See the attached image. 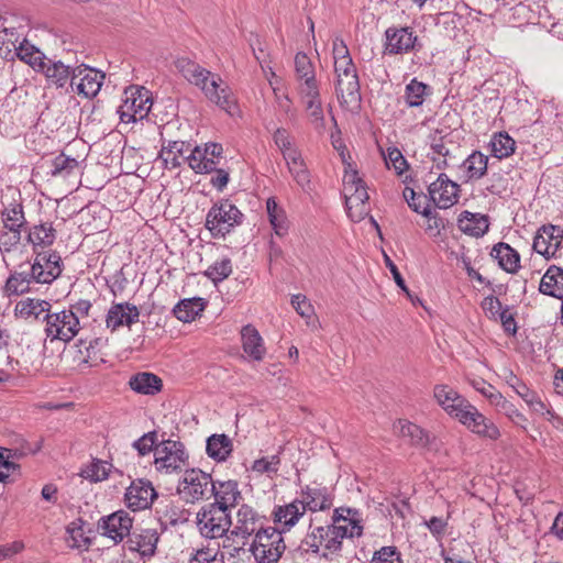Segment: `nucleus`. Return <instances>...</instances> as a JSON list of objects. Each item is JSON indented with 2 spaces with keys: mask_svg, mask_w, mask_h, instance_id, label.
I'll return each mask as SVG.
<instances>
[{
  "mask_svg": "<svg viewBox=\"0 0 563 563\" xmlns=\"http://www.w3.org/2000/svg\"><path fill=\"white\" fill-rule=\"evenodd\" d=\"M175 66L189 84L198 87L203 92L209 101L228 113L233 112L236 100L220 75L211 73L188 57H179Z\"/></svg>",
  "mask_w": 563,
  "mask_h": 563,
  "instance_id": "obj_1",
  "label": "nucleus"
},
{
  "mask_svg": "<svg viewBox=\"0 0 563 563\" xmlns=\"http://www.w3.org/2000/svg\"><path fill=\"white\" fill-rule=\"evenodd\" d=\"M341 551V541L334 534L331 523H322L319 516H311L307 532L298 545V552L301 555L331 559Z\"/></svg>",
  "mask_w": 563,
  "mask_h": 563,
  "instance_id": "obj_2",
  "label": "nucleus"
},
{
  "mask_svg": "<svg viewBox=\"0 0 563 563\" xmlns=\"http://www.w3.org/2000/svg\"><path fill=\"white\" fill-rule=\"evenodd\" d=\"M335 93L341 107L353 110L360 106L361 92L356 67L352 60L334 62Z\"/></svg>",
  "mask_w": 563,
  "mask_h": 563,
  "instance_id": "obj_3",
  "label": "nucleus"
},
{
  "mask_svg": "<svg viewBox=\"0 0 563 563\" xmlns=\"http://www.w3.org/2000/svg\"><path fill=\"white\" fill-rule=\"evenodd\" d=\"M285 550L282 532L268 525L256 533L249 549L258 563H276Z\"/></svg>",
  "mask_w": 563,
  "mask_h": 563,
  "instance_id": "obj_4",
  "label": "nucleus"
},
{
  "mask_svg": "<svg viewBox=\"0 0 563 563\" xmlns=\"http://www.w3.org/2000/svg\"><path fill=\"white\" fill-rule=\"evenodd\" d=\"M243 221V213L228 199L216 202L206 217V228L213 238H224Z\"/></svg>",
  "mask_w": 563,
  "mask_h": 563,
  "instance_id": "obj_5",
  "label": "nucleus"
},
{
  "mask_svg": "<svg viewBox=\"0 0 563 563\" xmlns=\"http://www.w3.org/2000/svg\"><path fill=\"white\" fill-rule=\"evenodd\" d=\"M197 527L202 537L219 539L230 533L232 517L218 504H208L197 512Z\"/></svg>",
  "mask_w": 563,
  "mask_h": 563,
  "instance_id": "obj_6",
  "label": "nucleus"
},
{
  "mask_svg": "<svg viewBox=\"0 0 563 563\" xmlns=\"http://www.w3.org/2000/svg\"><path fill=\"white\" fill-rule=\"evenodd\" d=\"M343 192L347 213L353 221H360L367 213L366 202L369 199L366 187L356 170H345Z\"/></svg>",
  "mask_w": 563,
  "mask_h": 563,
  "instance_id": "obj_7",
  "label": "nucleus"
},
{
  "mask_svg": "<svg viewBox=\"0 0 563 563\" xmlns=\"http://www.w3.org/2000/svg\"><path fill=\"white\" fill-rule=\"evenodd\" d=\"M151 108V92L144 87L131 86L123 92L118 113L121 122L131 123L146 118Z\"/></svg>",
  "mask_w": 563,
  "mask_h": 563,
  "instance_id": "obj_8",
  "label": "nucleus"
},
{
  "mask_svg": "<svg viewBox=\"0 0 563 563\" xmlns=\"http://www.w3.org/2000/svg\"><path fill=\"white\" fill-rule=\"evenodd\" d=\"M44 332L51 341H71L80 331L81 325L76 314L71 310L63 309L60 311L44 314Z\"/></svg>",
  "mask_w": 563,
  "mask_h": 563,
  "instance_id": "obj_9",
  "label": "nucleus"
},
{
  "mask_svg": "<svg viewBox=\"0 0 563 563\" xmlns=\"http://www.w3.org/2000/svg\"><path fill=\"white\" fill-rule=\"evenodd\" d=\"M188 464V454L179 441L167 440L154 449V465L159 473L172 474L183 471Z\"/></svg>",
  "mask_w": 563,
  "mask_h": 563,
  "instance_id": "obj_10",
  "label": "nucleus"
},
{
  "mask_svg": "<svg viewBox=\"0 0 563 563\" xmlns=\"http://www.w3.org/2000/svg\"><path fill=\"white\" fill-rule=\"evenodd\" d=\"M267 525V518L247 504H242L232 519L230 536L240 539L243 544L255 537Z\"/></svg>",
  "mask_w": 563,
  "mask_h": 563,
  "instance_id": "obj_11",
  "label": "nucleus"
},
{
  "mask_svg": "<svg viewBox=\"0 0 563 563\" xmlns=\"http://www.w3.org/2000/svg\"><path fill=\"white\" fill-rule=\"evenodd\" d=\"M213 489L211 475L197 468L187 470L178 485V493L187 503L209 499Z\"/></svg>",
  "mask_w": 563,
  "mask_h": 563,
  "instance_id": "obj_12",
  "label": "nucleus"
},
{
  "mask_svg": "<svg viewBox=\"0 0 563 563\" xmlns=\"http://www.w3.org/2000/svg\"><path fill=\"white\" fill-rule=\"evenodd\" d=\"M330 523L338 540L341 541V547L345 538L353 539L363 534L362 517L357 509L349 507L335 508Z\"/></svg>",
  "mask_w": 563,
  "mask_h": 563,
  "instance_id": "obj_13",
  "label": "nucleus"
},
{
  "mask_svg": "<svg viewBox=\"0 0 563 563\" xmlns=\"http://www.w3.org/2000/svg\"><path fill=\"white\" fill-rule=\"evenodd\" d=\"M104 77L101 70L81 64L73 68L71 88L77 95L91 99L99 93Z\"/></svg>",
  "mask_w": 563,
  "mask_h": 563,
  "instance_id": "obj_14",
  "label": "nucleus"
},
{
  "mask_svg": "<svg viewBox=\"0 0 563 563\" xmlns=\"http://www.w3.org/2000/svg\"><path fill=\"white\" fill-rule=\"evenodd\" d=\"M457 421L479 438L495 441L500 437L498 427L472 404L462 412Z\"/></svg>",
  "mask_w": 563,
  "mask_h": 563,
  "instance_id": "obj_15",
  "label": "nucleus"
},
{
  "mask_svg": "<svg viewBox=\"0 0 563 563\" xmlns=\"http://www.w3.org/2000/svg\"><path fill=\"white\" fill-rule=\"evenodd\" d=\"M418 36L409 26H390L385 31L384 53L386 55L407 54L416 49Z\"/></svg>",
  "mask_w": 563,
  "mask_h": 563,
  "instance_id": "obj_16",
  "label": "nucleus"
},
{
  "mask_svg": "<svg viewBox=\"0 0 563 563\" xmlns=\"http://www.w3.org/2000/svg\"><path fill=\"white\" fill-rule=\"evenodd\" d=\"M222 154V145L218 143H208L203 147L196 146L187 155V163L191 169L199 174L211 173L219 164Z\"/></svg>",
  "mask_w": 563,
  "mask_h": 563,
  "instance_id": "obj_17",
  "label": "nucleus"
},
{
  "mask_svg": "<svg viewBox=\"0 0 563 563\" xmlns=\"http://www.w3.org/2000/svg\"><path fill=\"white\" fill-rule=\"evenodd\" d=\"M132 518L128 512L120 510L109 516L102 517L98 521V531L111 539L114 543L121 542L130 534L132 529Z\"/></svg>",
  "mask_w": 563,
  "mask_h": 563,
  "instance_id": "obj_18",
  "label": "nucleus"
},
{
  "mask_svg": "<svg viewBox=\"0 0 563 563\" xmlns=\"http://www.w3.org/2000/svg\"><path fill=\"white\" fill-rule=\"evenodd\" d=\"M35 283L51 284L63 272L62 257L57 252H41L32 264Z\"/></svg>",
  "mask_w": 563,
  "mask_h": 563,
  "instance_id": "obj_19",
  "label": "nucleus"
},
{
  "mask_svg": "<svg viewBox=\"0 0 563 563\" xmlns=\"http://www.w3.org/2000/svg\"><path fill=\"white\" fill-rule=\"evenodd\" d=\"M433 397L438 405L453 419H459L462 412L471 404L465 397L460 395L453 387L439 384L433 388Z\"/></svg>",
  "mask_w": 563,
  "mask_h": 563,
  "instance_id": "obj_20",
  "label": "nucleus"
},
{
  "mask_svg": "<svg viewBox=\"0 0 563 563\" xmlns=\"http://www.w3.org/2000/svg\"><path fill=\"white\" fill-rule=\"evenodd\" d=\"M157 493L147 479H136L126 488L124 500L133 511L144 510L151 507Z\"/></svg>",
  "mask_w": 563,
  "mask_h": 563,
  "instance_id": "obj_21",
  "label": "nucleus"
},
{
  "mask_svg": "<svg viewBox=\"0 0 563 563\" xmlns=\"http://www.w3.org/2000/svg\"><path fill=\"white\" fill-rule=\"evenodd\" d=\"M562 240L563 230L560 227L553 224L542 225L533 239L532 246L537 253L545 258H551L561 247Z\"/></svg>",
  "mask_w": 563,
  "mask_h": 563,
  "instance_id": "obj_22",
  "label": "nucleus"
},
{
  "mask_svg": "<svg viewBox=\"0 0 563 563\" xmlns=\"http://www.w3.org/2000/svg\"><path fill=\"white\" fill-rule=\"evenodd\" d=\"M428 191L431 200L441 209L453 206L459 199V185L445 174H440L438 179L430 184Z\"/></svg>",
  "mask_w": 563,
  "mask_h": 563,
  "instance_id": "obj_23",
  "label": "nucleus"
},
{
  "mask_svg": "<svg viewBox=\"0 0 563 563\" xmlns=\"http://www.w3.org/2000/svg\"><path fill=\"white\" fill-rule=\"evenodd\" d=\"M294 64L298 95L320 89V84L316 77L314 66L306 53H297Z\"/></svg>",
  "mask_w": 563,
  "mask_h": 563,
  "instance_id": "obj_24",
  "label": "nucleus"
},
{
  "mask_svg": "<svg viewBox=\"0 0 563 563\" xmlns=\"http://www.w3.org/2000/svg\"><path fill=\"white\" fill-rule=\"evenodd\" d=\"M140 310L136 306L129 302L113 303L108 310L106 325L112 332L122 327L131 328L139 322Z\"/></svg>",
  "mask_w": 563,
  "mask_h": 563,
  "instance_id": "obj_25",
  "label": "nucleus"
},
{
  "mask_svg": "<svg viewBox=\"0 0 563 563\" xmlns=\"http://www.w3.org/2000/svg\"><path fill=\"white\" fill-rule=\"evenodd\" d=\"M303 107L309 124L319 133L325 131V117L320 96V89L298 95Z\"/></svg>",
  "mask_w": 563,
  "mask_h": 563,
  "instance_id": "obj_26",
  "label": "nucleus"
},
{
  "mask_svg": "<svg viewBox=\"0 0 563 563\" xmlns=\"http://www.w3.org/2000/svg\"><path fill=\"white\" fill-rule=\"evenodd\" d=\"M285 162L294 181L302 191L309 194L312 190L311 175L299 151H290L285 155Z\"/></svg>",
  "mask_w": 563,
  "mask_h": 563,
  "instance_id": "obj_27",
  "label": "nucleus"
},
{
  "mask_svg": "<svg viewBox=\"0 0 563 563\" xmlns=\"http://www.w3.org/2000/svg\"><path fill=\"white\" fill-rule=\"evenodd\" d=\"M192 148L189 143L184 141H163L162 150L158 157L163 161L168 169H175L184 162H187L186 153H191Z\"/></svg>",
  "mask_w": 563,
  "mask_h": 563,
  "instance_id": "obj_28",
  "label": "nucleus"
},
{
  "mask_svg": "<svg viewBox=\"0 0 563 563\" xmlns=\"http://www.w3.org/2000/svg\"><path fill=\"white\" fill-rule=\"evenodd\" d=\"M298 499L305 510L312 514L323 511L332 506V499L324 487L306 486L301 488Z\"/></svg>",
  "mask_w": 563,
  "mask_h": 563,
  "instance_id": "obj_29",
  "label": "nucleus"
},
{
  "mask_svg": "<svg viewBox=\"0 0 563 563\" xmlns=\"http://www.w3.org/2000/svg\"><path fill=\"white\" fill-rule=\"evenodd\" d=\"M212 496L214 497L212 504H218V506L224 507V509L229 511L231 508L235 507L242 498L238 482L232 479L214 482Z\"/></svg>",
  "mask_w": 563,
  "mask_h": 563,
  "instance_id": "obj_30",
  "label": "nucleus"
},
{
  "mask_svg": "<svg viewBox=\"0 0 563 563\" xmlns=\"http://www.w3.org/2000/svg\"><path fill=\"white\" fill-rule=\"evenodd\" d=\"M38 71H42L47 81L55 85L57 88H64L68 84L71 86L73 68L60 60L46 58L45 64L38 69Z\"/></svg>",
  "mask_w": 563,
  "mask_h": 563,
  "instance_id": "obj_31",
  "label": "nucleus"
},
{
  "mask_svg": "<svg viewBox=\"0 0 563 563\" xmlns=\"http://www.w3.org/2000/svg\"><path fill=\"white\" fill-rule=\"evenodd\" d=\"M52 305L47 300L37 298H24L16 302L14 307L15 317L23 320H40L41 317L51 310Z\"/></svg>",
  "mask_w": 563,
  "mask_h": 563,
  "instance_id": "obj_32",
  "label": "nucleus"
},
{
  "mask_svg": "<svg viewBox=\"0 0 563 563\" xmlns=\"http://www.w3.org/2000/svg\"><path fill=\"white\" fill-rule=\"evenodd\" d=\"M233 451L232 440L224 433L211 434L206 441V453L216 462H225Z\"/></svg>",
  "mask_w": 563,
  "mask_h": 563,
  "instance_id": "obj_33",
  "label": "nucleus"
},
{
  "mask_svg": "<svg viewBox=\"0 0 563 563\" xmlns=\"http://www.w3.org/2000/svg\"><path fill=\"white\" fill-rule=\"evenodd\" d=\"M243 351L254 361H262L265 356L266 349L260 332L251 324L241 330Z\"/></svg>",
  "mask_w": 563,
  "mask_h": 563,
  "instance_id": "obj_34",
  "label": "nucleus"
},
{
  "mask_svg": "<svg viewBox=\"0 0 563 563\" xmlns=\"http://www.w3.org/2000/svg\"><path fill=\"white\" fill-rule=\"evenodd\" d=\"M490 255L507 273L515 274L520 267L519 253L507 243L499 242L494 245Z\"/></svg>",
  "mask_w": 563,
  "mask_h": 563,
  "instance_id": "obj_35",
  "label": "nucleus"
},
{
  "mask_svg": "<svg viewBox=\"0 0 563 563\" xmlns=\"http://www.w3.org/2000/svg\"><path fill=\"white\" fill-rule=\"evenodd\" d=\"M305 514V507L298 498L284 506H278L273 512L274 521L288 530L292 528Z\"/></svg>",
  "mask_w": 563,
  "mask_h": 563,
  "instance_id": "obj_36",
  "label": "nucleus"
},
{
  "mask_svg": "<svg viewBox=\"0 0 563 563\" xmlns=\"http://www.w3.org/2000/svg\"><path fill=\"white\" fill-rule=\"evenodd\" d=\"M540 292L562 299L563 298V269L559 266H550L541 278Z\"/></svg>",
  "mask_w": 563,
  "mask_h": 563,
  "instance_id": "obj_37",
  "label": "nucleus"
},
{
  "mask_svg": "<svg viewBox=\"0 0 563 563\" xmlns=\"http://www.w3.org/2000/svg\"><path fill=\"white\" fill-rule=\"evenodd\" d=\"M459 228L464 233L477 238L488 231L489 220L485 214L463 211L459 218Z\"/></svg>",
  "mask_w": 563,
  "mask_h": 563,
  "instance_id": "obj_38",
  "label": "nucleus"
},
{
  "mask_svg": "<svg viewBox=\"0 0 563 563\" xmlns=\"http://www.w3.org/2000/svg\"><path fill=\"white\" fill-rule=\"evenodd\" d=\"M129 386L137 394L155 395L161 391L163 383L157 375L148 372H141L130 378Z\"/></svg>",
  "mask_w": 563,
  "mask_h": 563,
  "instance_id": "obj_39",
  "label": "nucleus"
},
{
  "mask_svg": "<svg viewBox=\"0 0 563 563\" xmlns=\"http://www.w3.org/2000/svg\"><path fill=\"white\" fill-rule=\"evenodd\" d=\"M266 211L275 234L279 238L285 236L289 230V221L286 211L277 203L274 197L267 199Z\"/></svg>",
  "mask_w": 563,
  "mask_h": 563,
  "instance_id": "obj_40",
  "label": "nucleus"
},
{
  "mask_svg": "<svg viewBox=\"0 0 563 563\" xmlns=\"http://www.w3.org/2000/svg\"><path fill=\"white\" fill-rule=\"evenodd\" d=\"M206 307V301L200 297L180 300L173 309L174 316L183 322L194 321Z\"/></svg>",
  "mask_w": 563,
  "mask_h": 563,
  "instance_id": "obj_41",
  "label": "nucleus"
},
{
  "mask_svg": "<svg viewBox=\"0 0 563 563\" xmlns=\"http://www.w3.org/2000/svg\"><path fill=\"white\" fill-rule=\"evenodd\" d=\"M56 239V230L49 222H43L29 228L26 240L36 247L51 246Z\"/></svg>",
  "mask_w": 563,
  "mask_h": 563,
  "instance_id": "obj_42",
  "label": "nucleus"
},
{
  "mask_svg": "<svg viewBox=\"0 0 563 563\" xmlns=\"http://www.w3.org/2000/svg\"><path fill=\"white\" fill-rule=\"evenodd\" d=\"M488 147L494 157L504 159L515 153L516 142L507 132H496L492 135Z\"/></svg>",
  "mask_w": 563,
  "mask_h": 563,
  "instance_id": "obj_43",
  "label": "nucleus"
},
{
  "mask_svg": "<svg viewBox=\"0 0 563 563\" xmlns=\"http://www.w3.org/2000/svg\"><path fill=\"white\" fill-rule=\"evenodd\" d=\"M13 48L21 60L29 64L37 71L45 64V55L24 38L21 42L19 41Z\"/></svg>",
  "mask_w": 563,
  "mask_h": 563,
  "instance_id": "obj_44",
  "label": "nucleus"
},
{
  "mask_svg": "<svg viewBox=\"0 0 563 563\" xmlns=\"http://www.w3.org/2000/svg\"><path fill=\"white\" fill-rule=\"evenodd\" d=\"M430 93L431 88L428 85L412 78L405 87L404 99L409 108H417L423 104Z\"/></svg>",
  "mask_w": 563,
  "mask_h": 563,
  "instance_id": "obj_45",
  "label": "nucleus"
},
{
  "mask_svg": "<svg viewBox=\"0 0 563 563\" xmlns=\"http://www.w3.org/2000/svg\"><path fill=\"white\" fill-rule=\"evenodd\" d=\"M2 228L9 231L22 232L26 220L21 203H11L1 212Z\"/></svg>",
  "mask_w": 563,
  "mask_h": 563,
  "instance_id": "obj_46",
  "label": "nucleus"
},
{
  "mask_svg": "<svg viewBox=\"0 0 563 563\" xmlns=\"http://www.w3.org/2000/svg\"><path fill=\"white\" fill-rule=\"evenodd\" d=\"M396 427L401 437L408 438L413 445L424 448L429 444L430 437L428 432L419 426L406 420H399Z\"/></svg>",
  "mask_w": 563,
  "mask_h": 563,
  "instance_id": "obj_47",
  "label": "nucleus"
},
{
  "mask_svg": "<svg viewBox=\"0 0 563 563\" xmlns=\"http://www.w3.org/2000/svg\"><path fill=\"white\" fill-rule=\"evenodd\" d=\"M33 275V268L30 271L15 272L10 275L5 283V289L9 294H23L30 289V284L35 282V276Z\"/></svg>",
  "mask_w": 563,
  "mask_h": 563,
  "instance_id": "obj_48",
  "label": "nucleus"
},
{
  "mask_svg": "<svg viewBox=\"0 0 563 563\" xmlns=\"http://www.w3.org/2000/svg\"><path fill=\"white\" fill-rule=\"evenodd\" d=\"M488 156L482 152L474 151L463 162V166L470 178L481 179L487 172Z\"/></svg>",
  "mask_w": 563,
  "mask_h": 563,
  "instance_id": "obj_49",
  "label": "nucleus"
},
{
  "mask_svg": "<svg viewBox=\"0 0 563 563\" xmlns=\"http://www.w3.org/2000/svg\"><path fill=\"white\" fill-rule=\"evenodd\" d=\"M78 167L77 159L59 154L51 161L49 174L53 177H67Z\"/></svg>",
  "mask_w": 563,
  "mask_h": 563,
  "instance_id": "obj_50",
  "label": "nucleus"
},
{
  "mask_svg": "<svg viewBox=\"0 0 563 563\" xmlns=\"http://www.w3.org/2000/svg\"><path fill=\"white\" fill-rule=\"evenodd\" d=\"M66 542L71 549H87L90 544L89 538L85 536L82 521H73L66 528Z\"/></svg>",
  "mask_w": 563,
  "mask_h": 563,
  "instance_id": "obj_51",
  "label": "nucleus"
},
{
  "mask_svg": "<svg viewBox=\"0 0 563 563\" xmlns=\"http://www.w3.org/2000/svg\"><path fill=\"white\" fill-rule=\"evenodd\" d=\"M158 533L155 529H144L136 537L137 550L143 555H154L158 542Z\"/></svg>",
  "mask_w": 563,
  "mask_h": 563,
  "instance_id": "obj_52",
  "label": "nucleus"
},
{
  "mask_svg": "<svg viewBox=\"0 0 563 563\" xmlns=\"http://www.w3.org/2000/svg\"><path fill=\"white\" fill-rule=\"evenodd\" d=\"M232 273V263L228 257H223L220 261L214 262L210 265L205 275L211 279L213 283H220L228 278Z\"/></svg>",
  "mask_w": 563,
  "mask_h": 563,
  "instance_id": "obj_53",
  "label": "nucleus"
},
{
  "mask_svg": "<svg viewBox=\"0 0 563 563\" xmlns=\"http://www.w3.org/2000/svg\"><path fill=\"white\" fill-rule=\"evenodd\" d=\"M110 467L104 461H96L82 470L81 475L92 482H100L108 477Z\"/></svg>",
  "mask_w": 563,
  "mask_h": 563,
  "instance_id": "obj_54",
  "label": "nucleus"
},
{
  "mask_svg": "<svg viewBox=\"0 0 563 563\" xmlns=\"http://www.w3.org/2000/svg\"><path fill=\"white\" fill-rule=\"evenodd\" d=\"M20 38L16 27L7 18L0 16V43L7 44L8 51H11L9 45L15 47Z\"/></svg>",
  "mask_w": 563,
  "mask_h": 563,
  "instance_id": "obj_55",
  "label": "nucleus"
},
{
  "mask_svg": "<svg viewBox=\"0 0 563 563\" xmlns=\"http://www.w3.org/2000/svg\"><path fill=\"white\" fill-rule=\"evenodd\" d=\"M499 411L504 412L514 423L523 426L527 418L504 396L497 397V402L494 405Z\"/></svg>",
  "mask_w": 563,
  "mask_h": 563,
  "instance_id": "obj_56",
  "label": "nucleus"
},
{
  "mask_svg": "<svg viewBox=\"0 0 563 563\" xmlns=\"http://www.w3.org/2000/svg\"><path fill=\"white\" fill-rule=\"evenodd\" d=\"M369 563H402V560L395 547H383L375 551Z\"/></svg>",
  "mask_w": 563,
  "mask_h": 563,
  "instance_id": "obj_57",
  "label": "nucleus"
},
{
  "mask_svg": "<svg viewBox=\"0 0 563 563\" xmlns=\"http://www.w3.org/2000/svg\"><path fill=\"white\" fill-rule=\"evenodd\" d=\"M21 242V232L0 229V252L10 253L18 247Z\"/></svg>",
  "mask_w": 563,
  "mask_h": 563,
  "instance_id": "obj_58",
  "label": "nucleus"
},
{
  "mask_svg": "<svg viewBox=\"0 0 563 563\" xmlns=\"http://www.w3.org/2000/svg\"><path fill=\"white\" fill-rule=\"evenodd\" d=\"M157 441V434L155 431L147 432L141 438L133 442V448L139 452L140 455L144 456L150 452L154 451L155 443Z\"/></svg>",
  "mask_w": 563,
  "mask_h": 563,
  "instance_id": "obj_59",
  "label": "nucleus"
},
{
  "mask_svg": "<svg viewBox=\"0 0 563 563\" xmlns=\"http://www.w3.org/2000/svg\"><path fill=\"white\" fill-rule=\"evenodd\" d=\"M385 162L388 168H394L398 175H401L408 167L407 161L405 159L401 152L397 148L388 150L385 156Z\"/></svg>",
  "mask_w": 563,
  "mask_h": 563,
  "instance_id": "obj_60",
  "label": "nucleus"
},
{
  "mask_svg": "<svg viewBox=\"0 0 563 563\" xmlns=\"http://www.w3.org/2000/svg\"><path fill=\"white\" fill-rule=\"evenodd\" d=\"M217 548L206 547L196 551L189 563H222Z\"/></svg>",
  "mask_w": 563,
  "mask_h": 563,
  "instance_id": "obj_61",
  "label": "nucleus"
},
{
  "mask_svg": "<svg viewBox=\"0 0 563 563\" xmlns=\"http://www.w3.org/2000/svg\"><path fill=\"white\" fill-rule=\"evenodd\" d=\"M279 457L272 455L269 457H262L254 461L252 470L257 473H276L278 471Z\"/></svg>",
  "mask_w": 563,
  "mask_h": 563,
  "instance_id": "obj_62",
  "label": "nucleus"
},
{
  "mask_svg": "<svg viewBox=\"0 0 563 563\" xmlns=\"http://www.w3.org/2000/svg\"><path fill=\"white\" fill-rule=\"evenodd\" d=\"M274 95L279 111L285 113L289 119H295L296 110L292 107V100L289 98L288 93H282L277 87H274Z\"/></svg>",
  "mask_w": 563,
  "mask_h": 563,
  "instance_id": "obj_63",
  "label": "nucleus"
},
{
  "mask_svg": "<svg viewBox=\"0 0 563 563\" xmlns=\"http://www.w3.org/2000/svg\"><path fill=\"white\" fill-rule=\"evenodd\" d=\"M472 386L486 397L492 405L497 402V397L503 396L493 385L486 383L484 379H474Z\"/></svg>",
  "mask_w": 563,
  "mask_h": 563,
  "instance_id": "obj_64",
  "label": "nucleus"
}]
</instances>
